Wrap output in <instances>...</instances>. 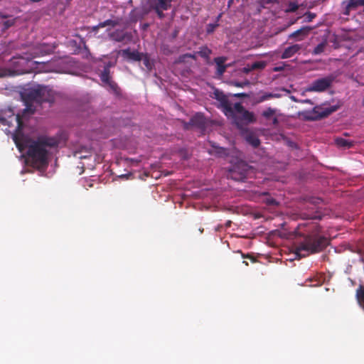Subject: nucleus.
<instances>
[{
  "mask_svg": "<svg viewBox=\"0 0 364 364\" xmlns=\"http://www.w3.org/2000/svg\"><path fill=\"white\" fill-rule=\"evenodd\" d=\"M15 119L17 126L13 134V140L16 147L21 152L26 150L28 160L33 167H46L48 164V149L58 146V140L47 136H40L36 139H32L22 132L23 122L21 116L16 114Z\"/></svg>",
  "mask_w": 364,
  "mask_h": 364,
  "instance_id": "obj_1",
  "label": "nucleus"
},
{
  "mask_svg": "<svg viewBox=\"0 0 364 364\" xmlns=\"http://www.w3.org/2000/svg\"><path fill=\"white\" fill-rule=\"evenodd\" d=\"M22 101L26 107L22 110L21 120L27 116L35 113L37 106L43 102H53L54 101L53 92L46 86L41 85H27L22 88L20 92Z\"/></svg>",
  "mask_w": 364,
  "mask_h": 364,
  "instance_id": "obj_2",
  "label": "nucleus"
},
{
  "mask_svg": "<svg viewBox=\"0 0 364 364\" xmlns=\"http://www.w3.org/2000/svg\"><path fill=\"white\" fill-rule=\"evenodd\" d=\"M309 227L308 235L296 246V254L300 257L319 252L328 244L326 237L319 235L321 227L317 223H312Z\"/></svg>",
  "mask_w": 364,
  "mask_h": 364,
  "instance_id": "obj_3",
  "label": "nucleus"
},
{
  "mask_svg": "<svg viewBox=\"0 0 364 364\" xmlns=\"http://www.w3.org/2000/svg\"><path fill=\"white\" fill-rule=\"evenodd\" d=\"M232 109H233L232 112L228 116L232 117L234 123L239 129L242 130L245 126L256 122L254 113L245 109L240 102H236Z\"/></svg>",
  "mask_w": 364,
  "mask_h": 364,
  "instance_id": "obj_4",
  "label": "nucleus"
},
{
  "mask_svg": "<svg viewBox=\"0 0 364 364\" xmlns=\"http://www.w3.org/2000/svg\"><path fill=\"white\" fill-rule=\"evenodd\" d=\"M338 106H330L323 107L316 106L311 111H304L301 113L303 117L309 121H316L328 117L338 109Z\"/></svg>",
  "mask_w": 364,
  "mask_h": 364,
  "instance_id": "obj_5",
  "label": "nucleus"
},
{
  "mask_svg": "<svg viewBox=\"0 0 364 364\" xmlns=\"http://www.w3.org/2000/svg\"><path fill=\"white\" fill-rule=\"evenodd\" d=\"M336 79L333 75H329L324 77L314 80L307 87L309 92H321L330 88Z\"/></svg>",
  "mask_w": 364,
  "mask_h": 364,
  "instance_id": "obj_6",
  "label": "nucleus"
},
{
  "mask_svg": "<svg viewBox=\"0 0 364 364\" xmlns=\"http://www.w3.org/2000/svg\"><path fill=\"white\" fill-rule=\"evenodd\" d=\"M16 63L23 67L16 71L18 75L33 73L38 69V65L44 64V63L33 60V58H30L28 57L18 58Z\"/></svg>",
  "mask_w": 364,
  "mask_h": 364,
  "instance_id": "obj_7",
  "label": "nucleus"
},
{
  "mask_svg": "<svg viewBox=\"0 0 364 364\" xmlns=\"http://www.w3.org/2000/svg\"><path fill=\"white\" fill-rule=\"evenodd\" d=\"M213 94L215 99L220 102V107L223 109L224 114L226 116H228L230 113H232L233 109L232 108L233 107L228 100V96L218 90H215Z\"/></svg>",
  "mask_w": 364,
  "mask_h": 364,
  "instance_id": "obj_8",
  "label": "nucleus"
},
{
  "mask_svg": "<svg viewBox=\"0 0 364 364\" xmlns=\"http://www.w3.org/2000/svg\"><path fill=\"white\" fill-rule=\"evenodd\" d=\"M173 0H154L151 4L153 10L160 19L165 17L164 11H167L171 7Z\"/></svg>",
  "mask_w": 364,
  "mask_h": 364,
  "instance_id": "obj_9",
  "label": "nucleus"
},
{
  "mask_svg": "<svg viewBox=\"0 0 364 364\" xmlns=\"http://www.w3.org/2000/svg\"><path fill=\"white\" fill-rule=\"evenodd\" d=\"M241 135L253 148H257L260 145V140L253 130L245 128L241 130Z\"/></svg>",
  "mask_w": 364,
  "mask_h": 364,
  "instance_id": "obj_10",
  "label": "nucleus"
},
{
  "mask_svg": "<svg viewBox=\"0 0 364 364\" xmlns=\"http://www.w3.org/2000/svg\"><path fill=\"white\" fill-rule=\"evenodd\" d=\"M109 38L116 42H129L132 36L130 33L124 31L123 29H117L109 34Z\"/></svg>",
  "mask_w": 364,
  "mask_h": 364,
  "instance_id": "obj_11",
  "label": "nucleus"
},
{
  "mask_svg": "<svg viewBox=\"0 0 364 364\" xmlns=\"http://www.w3.org/2000/svg\"><path fill=\"white\" fill-rule=\"evenodd\" d=\"M247 167L246 165L243 167L236 166L230 172V177L236 181H245L247 177Z\"/></svg>",
  "mask_w": 364,
  "mask_h": 364,
  "instance_id": "obj_12",
  "label": "nucleus"
},
{
  "mask_svg": "<svg viewBox=\"0 0 364 364\" xmlns=\"http://www.w3.org/2000/svg\"><path fill=\"white\" fill-rule=\"evenodd\" d=\"M344 6L343 14L349 15L352 10L356 9L359 6H364V0H348L342 3Z\"/></svg>",
  "mask_w": 364,
  "mask_h": 364,
  "instance_id": "obj_13",
  "label": "nucleus"
},
{
  "mask_svg": "<svg viewBox=\"0 0 364 364\" xmlns=\"http://www.w3.org/2000/svg\"><path fill=\"white\" fill-rule=\"evenodd\" d=\"M310 26H303L300 29L295 31L289 36V38H296L298 41L303 40L311 31Z\"/></svg>",
  "mask_w": 364,
  "mask_h": 364,
  "instance_id": "obj_14",
  "label": "nucleus"
},
{
  "mask_svg": "<svg viewBox=\"0 0 364 364\" xmlns=\"http://www.w3.org/2000/svg\"><path fill=\"white\" fill-rule=\"evenodd\" d=\"M301 49V46L299 44H294L291 45L284 49L283 51L281 58L282 59H287L291 58L294 56L296 53H299V50Z\"/></svg>",
  "mask_w": 364,
  "mask_h": 364,
  "instance_id": "obj_15",
  "label": "nucleus"
},
{
  "mask_svg": "<svg viewBox=\"0 0 364 364\" xmlns=\"http://www.w3.org/2000/svg\"><path fill=\"white\" fill-rule=\"evenodd\" d=\"M189 123L192 126L203 129L205 127L206 121L203 114L197 113L191 118Z\"/></svg>",
  "mask_w": 364,
  "mask_h": 364,
  "instance_id": "obj_16",
  "label": "nucleus"
},
{
  "mask_svg": "<svg viewBox=\"0 0 364 364\" xmlns=\"http://www.w3.org/2000/svg\"><path fill=\"white\" fill-rule=\"evenodd\" d=\"M226 60L225 57H217L214 59L216 64V75L219 77L222 76L228 67L227 65H225Z\"/></svg>",
  "mask_w": 364,
  "mask_h": 364,
  "instance_id": "obj_17",
  "label": "nucleus"
},
{
  "mask_svg": "<svg viewBox=\"0 0 364 364\" xmlns=\"http://www.w3.org/2000/svg\"><path fill=\"white\" fill-rule=\"evenodd\" d=\"M123 56L135 60V61H140L141 60V54L139 53L138 51H131L129 49H124L122 51Z\"/></svg>",
  "mask_w": 364,
  "mask_h": 364,
  "instance_id": "obj_18",
  "label": "nucleus"
},
{
  "mask_svg": "<svg viewBox=\"0 0 364 364\" xmlns=\"http://www.w3.org/2000/svg\"><path fill=\"white\" fill-rule=\"evenodd\" d=\"M356 299L359 304L364 306V285L360 284L357 289Z\"/></svg>",
  "mask_w": 364,
  "mask_h": 364,
  "instance_id": "obj_19",
  "label": "nucleus"
},
{
  "mask_svg": "<svg viewBox=\"0 0 364 364\" xmlns=\"http://www.w3.org/2000/svg\"><path fill=\"white\" fill-rule=\"evenodd\" d=\"M197 53L201 58L208 60L210 59V55L212 53V50L207 46H203L200 48V50L197 52Z\"/></svg>",
  "mask_w": 364,
  "mask_h": 364,
  "instance_id": "obj_20",
  "label": "nucleus"
},
{
  "mask_svg": "<svg viewBox=\"0 0 364 364\" xmlns=\"http://www.w3.org/2000/svg\"><path fill=\"white\" fill-rule=\"evenodd\" d=\"M100 77L102 82L106 83L107 82H109L111 80L110 70H108L107 68H104Z\"/></svg>",
  "mask_w": 364,
  "mask_h": 364,
  "instance_id": "obj_21",
  "label": "nucleus"
},
{
  "mask_svg": "<svg viewBox=\"0 0 364 364\" xmlns=\"http://www.w3.org/2000/svg\"><path fill=\"white\" fill-rule=\"evenodd\" d=\"M299 9V5L296 2H289L287 7L284 9L285 13L295 12Z\"/></svg>",
  "mask_w": 364,
  "mask_h": 364,
  "instance_id": "obj_22",
  "label": "nucleus"
},
{
  "mask_svg": "<svg viewBox=\"0 0 364 364\" xmlns=\"http://www.w3.org/2000/svg\"><path fill=\"white\" fill-rule=\"evenodd\" d=\"M336 142L338 146L342 147H350L352 146V142L343 138H337Z\"/></svg>",
  "mask_w": 364,
  "mask_h": 364,
  "instance_id": "obj_23",
  "label": "nucleus"
},
{
  "mask_svg": "<svg viewBox=\"0 0 364 364\" xmlns=\"http://www.w3.org/2000/svg\"><path fill=\"white\" fill-rule=\"evenodd\" d=\"M267 65V63L264 61H256L253 63L251 66L252 69L254 70H262Z\"/></svg>",
  "mask_w": 364,
  "mask_h": 364,
  "instance_id": "obj_24",
  "label": "nucleus"
},
{
  "mask_svg": "<svg viewBox=\"0 0 364 364\" xmlns=\"http://www.w3.org/2000/svg\"><path fill=\"white\" fill-rule=\"evenodd\" d=\"M117 25H118V22L117 21H114V20H112V19H107L103 22H100L99 23V26H100L101 28H104L107 26H112V27L114 26H116Z\"/></svg>",
  "mask_w": 364,
  "mask_h": 364,
  "instance_id": "obj_25",
  "label": "nucleus"
},
{
  "mask_svg": "<svg viewBox=\"0 0 364 364\" xmlns=\"http://www.w3.org/2000/svg\"><path fill=\"white\" fill-rule=\"evenodd\" d=\"M218 26L219 23L217 22H215L214 23H208L206 26V33L208 34L213 33Z\"/></svg>",
  "mask_w": 364,
  "mask_h": 364,
  "instance_id": "obj_26",
  "label": "nucleus"
},
{
  "mask_svg": "<svg viewBox=\"0 0 364 364\" xmlns=\"http://www.w3.org/2000/svg\"><path fill=\"white\" fill-rule=\"evenodd\" d=\"M105 84L107 85L109 88L114 91V93L118 94L119 92V87L113 80H111L109 82H107Z\"/></svg>",
  "mask_w": 364,
  "mask_h": 364,
  "instance_id": "obj_27",
  "label": "nucleus"
},
{
  "mask_svg": "<svg viewBox=\"0 0 364 364\" xmlns=\"http://www.w3.org/2000/svg\"><path fill=\"white\" fill-rule=\"evenodd\" d=\"M275 114V109L268 107L262 112V116L267 119L272 117Z\"/></svg>",
  "mask_w": 364,
  "mask_h": 364,
  "instance_id": "obj_28",
  "label": "nucleus"
},
{
  "mask_svg": "<svg viewBox=\"0 0 364 364\" xmlns=\"http://www.w3.org/2000/svg\"><path fill=\"white\" fill-rule=\"evenodd\" d=\"M324 48H325V43H319L314 48V49L313 50V53L314 55L320 54L324 51Z\"/></svg>",
  "mask_w": 364,
  "mask_h": 364,
  "instance_id": "obj_29",
  "label": "nucleus"
},
{
  "mask_svg": "<svg viewBox=\"0 0 364 364\" xmlns=\"http://www.w3.org/2000/svg\"><path fill=\"white\" fill-rule=\"evenodd\" d=\"M232 84L237 87H244L245 86H248L250 84V82L249 80H246L243 82L235 81L232 82Z\"/></svg>",
  "mask_w": 364,
  "mask_h": 364,
  "instance_id": "obj_30",
  "label": "nucleus"
},
{
  "mask_svg": "<svg viewBox=\"0 0 364 364\" xmlns=\"http://www.w3.org/2000/svg\"><path fill=\"white\" fill-rule=\"evenodd\" d=\"M304 16L306 17V21L307 22H311L316 17V15L314 13L308 11L304 14Z\"/></svg>",
  "mask_w": 364,
  "mask_h": 364,
  "instance_id": "obj_31",
  "label": "nucleus"
},
{
  "mask_svg": "<svg viewBox=\"0 0 364 364\" xmlns=\"http://www.w3.org/2000/svg\"><path fill=\"white\" fill-rule=\"evenodd\" d=\"M234 97L236 98H247L250 97V95L245 92L235 93L232 95Z\"/></svg>",
  "mask_w": 364,
  "mask_h": 364,
  "instance_id": "obj_32",
  "label": "nucleus"
},
{
  "mask_svg": "<svg viewBox=\"0 0 364 364\" xmlns=\"http://www.w3.org/2000/svg\"><path fill=\"white\" fill-rule=\"evenodd\" d=\"M14 23H15L14 19H9V20L6 21L4 23V25L6 28H8L12 26L14 24Z\"/></svg>",
  "mask_w": 364,
  "mask_h": 364,
  "instance_id": "obj_33",
  "label": "nucleus"
},
{
  "mask_svg": "<svg viewBox=\"0 0 364 364\" xmlns=\"http://www.w3.org/2000/svg\"><path fill=\"white\" fill-rule=\"evenodd\" d=\"M273 97L274 95L272 93H267L260 97L259 102H263Z\"/></svg>",
  "mask_w": 364,
  "mask_h": 364,
  "instance_id": "obj_34",
  "label": "nucleus"
},
{
  "mask_svg": "<svg viewBox=\"0 0 364 364\" xmlns=\"http://www.w3.org/2000/svg\"><path fill=\"white\" fill-rule=\"evenodd\" d=\"M197 55H198V54L197 53V52H195V53H186V54H185V56H187V58H191V59H193V60H196V59H197Z\"/></svg>",
  "mask_w": 364,
  "mask_h": 364,
  "instance_id": "obj_35",
  "label": "nucleus"
},
{
  "mask_svg": "<svg viewBox=\"0 0 364 364\" xmlns=\"http://www.w3.org/2000/svg\"><path fill=\"white\" fill-rule=\"evenodd\" d=\"M187 58H187V56H185V54L181 55L177 60V63H186L187 60Z\"/></svg>",
  "mask_w": 364,
  "mask_h": 364,
  "instance_id": "obj_36",
  "label": "nucleus"
},
{
  "mask_svg": "<svg viewBox=\"0 0 364 364\" xmlns=\"http://www.w3.org/2000/svg\"><path fill=\"white\" fill-rule=\"evenodd\" d=\"M252 70H253L252 69V66L250 65V66L245 67V68H243V70H242V72H243L244 73L247 74V73H250V71H252Z\"/></svg>",
  "mask_w": 364,
  "mask_h": 364,
  "instance_id": "obj_37",
  "label": "nucleus"
},
{
  "mask_svg": "<svg viewBox=\"0 0 364 364\" xmlns=\"http://www.w3.org/2000/svg\"><path fill=\"white\" fill-rule=\"evenodd\" d=\"M113 66H114V63L112 62H111V61H109L108 63H107L105 65L104 68H107L108 70H110V68L113 67Z\"/></svg>",
  "mask_w": 364,
  "mask_h": 364,
  "instance_id": "obj_38",
  "label": "nucleus"
},
{
  "mask_svg": "<svg viewBox=\"0 0 364 364\" xmlns=\"http://www.w3.org/2000/svg\"><path fill=\"white\" fill-rule=\"evenodd\" d=\"M222 16H223V13L219 14L218 15V16L216 17L215 22L218 23L219 21L220 20Z\"/></svg>",
  "mask_w": 364,
  "mask_h": 364,
  "instance_id": "obj_39",
  "label": "nucleus"
},
{
  "mask_svg": "<svg viewBox=\"0 0 364 364\" xmlns=\"http://www.w3.org/2000/svg\"><path fill=\"white\" fill-rule=\"evenodd\" d=\"M310 219H321V217L320 215H314L313 216L309 217Z\"/></svg>",
  "mask_w": 364,
  "mask_h": 364,
  "instance_id": "obj_40",
  "label": "nucleus"
},
{
  "mask_svg": "<svg viewBox=\"0 0 364 364\" xmlns=\"http://www.w3.org/2000/svg\"><path fill=\"white\" fill-rule=\"evenodd\" d=\"M301 102H303V103H309V104H311V105L313 104L311 100H309V99H306V100H302Z\"/></svg>",
  "mask_w": 364,
  "mask_h": 364,
  "instance_id": "obj_41",
  "label": "nucleus"
},
{
  "mask_svg": "<svg viewBox=\"0 0 364 364\" xmlns=\"http://www.w3.org/2000/svg\"><path fill=\"white\" fill-rule=\"evenodd\" d=\"M99 28H101L100 26H99V24L97 26H93L92 27V31H97L98 30Z\"/></svg>",
  "mask_w": 364,
  "mask_h": 364,
  "instance_id": "obj_42",
  "label": "nucleus"
},
{
  "mask_svg": "<svg viewBox=\"0 0 364 364\" xmlns=\"http://www.w3.org/2000/svg\"><path fill=\"white\" fill-rule=\"evenodd\" d=\"M268 203L271 204V205H273V204L275 203V200L271 199L270 200L268 201Z\"/></svg>",
  "mask_w": 364,
  "mask_h": 364,
  "instance_id": "obj_43",
  "label": "nucleus"
},
{
  "mask_svg": "<svg viewBox=\"0 0 364 364\" xmlns=\"http://www.w3.org/2000/svg\"><path fill=\"white\" fill-rule=\"evenodd\" d=\"M273 123H274V124H277V123H278V119H277L276 117H274V119H273Z\"/></svg>",
  "mask_w": 364,
  "mask_h": 364,
  "instance_id": "obj_44",
  "label": "nucleus"
},
{
  "mask_svg": "<svg viewBox=\"0 0 364 364\" xmlns=\"http://www.w3.org/2000/svg\"><path fill=\"white\" fill-rule=\"evenodd\" d=\"M296 19H295V20H291V21L289 23V25H292V24L295 23H296Z\"/></svg>",
  "mask_w": 364,
  "mask_h": 364,
  "instance_id": "obj_45",
  "label": "nucleus"
},
{
  "mask_svg": "<svg viewBox=\"0 0 364 364\" xmlns=\"http://www.w3.org/2000/svg\"><path fill=\"white\" fill-rule=\"evenodd\" d=\"M41 1V0H30V1H31V2H39Z\"/></svg>",
  "mask_w": 364,
  "mask_h": 364,
  "instance_id": "obj_46",
  "label": "nucleus"
},
{
  "mask_svg": "<svg viewBox=\"0 0 364 364\" xmlns=\"http://www.w3.org/2000/svg\"><path fill=\"white\" fill-rule=\"evenodd\" d=\"M79 158H80V159H85V158H86V156H79Z\"/></svg>",
  "mask_w": 364,
  "mask_h": 364,
  "instance_id": "obj_47",
  "label": "nucleus"
},
{
  "mask_svg": "<svg viewBox=\"0 0 364 364\" xmlns=\"http://www.w3.org/2000/svg\"><path fill=\"white\" fill-rule=\"evenodd\" d=\"M291 99L295 101V102H297V100H296V98L294 97H291Z\"/></svg>",
  "mask_w": 364,
  "mask_h": 364,
  "instance_id": "obj_48",
  "label": "nucleus"
},
{
  "mask_svg": "<svg viewBox=\"0 0 364 364\" xmlns=\"http://www.w3.org/2000/svg\"><path fill=\"white\" fill-rule=\"evenodd\" d=\"M274 70H275V71L280 70V68H274Z\"/></svg>",
  "mask_w": 364,
  "mask_h": 364,
  "instance_id": "obj_49",
  "label": "nucleus"
},
{
  "mask_svg": "<svg viewBox=\"0 0 364 364\" xmlns=\"http://www.w3.org/2000/svg\"><path fill=\"white\" fill-rule=\"evenodd\" d=\"M200 232L202 233L203 232V229H200Z\"/></svg>",
  "mask_w": 364,
  "mask_h": 364,
  "instance_id": "obj_50",
  "label": "nucleus"
}]
</instances>
